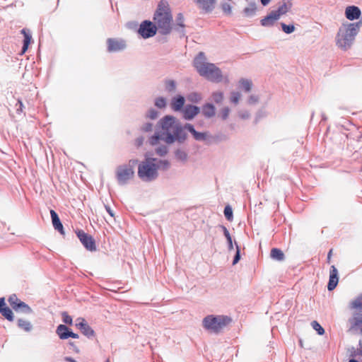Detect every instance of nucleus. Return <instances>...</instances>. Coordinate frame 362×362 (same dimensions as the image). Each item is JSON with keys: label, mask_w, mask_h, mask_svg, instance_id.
I'll return each mask as SVG.
<instances>
[{"label": "nucleus", "mask_w": 362, "mask_h": 362, "mask_svg": "<svg viewBox=\"0 0 362 362\" xmlns=\"http://www.w3.org/2000/svg\"><path fill=\"white\" fill-rule=\"evenodd\" d=\"M107 45L110 52L121 51L126 47V42L122 39L108 38Z\"/></svg>", "instance_id": "obj_11"}, {"label": "nucleus", "mask_w": 362, "mask_h": 362, "mask_svg": "<svg viewBox=\"0 0 362 362\" xmlns=\"http://www.w3.org/2000/svg\"><path fill=\"white\" fill-rule=\"evenodd\" d=\"M167 88L169 90H174L175 88V83L173 81H169L167 82Z\"/></svg>", "instance_id": "obj_44"}, {"label": "nucleus", "mask_w": 362, "mask_h": 362, "mask_svg": "<svg viewBox=\"0 0 362 362\" xmlns=\"http://www.w3.org/2000/svg\"><path fill=\"white\" fill-rule=\"evenodd\" d=\"M185 129H187L196 140H204L206 138V135L204 133L197 132L193 126L190 124H187L185 126Z\"/></svg>", "instance_id": "obj_22"}, {"label": "nucleus", "mask_w": 362, "mask_h": 362, "mask_svg": "<svg viewBox=\"0 0 362 362\" xmlns=\"http://www.w3.org/2000/svg\"><path fill=\"white\" fill-rule=\"evenodd\" d=\"M178 153H180V152H177V154H178ZM180 153L183 154L184 157H185V156H186V154H185L184 153L180 152Z\"/></svg>", "instance_id": "obj_58"}, {"label": "nucleus", "mask_w": 362, "mask_h": 362, "mask_svg": "<svg viewBox=\"0 0 362 362\" xmlns=\"http://www.w3.org/2000/svg\"><path fill=\"white\" fill-rule=\"evenodd\" d=\"M362 307V302L361 300H356L352 303V308H359Z\"/></svg>", "instance_id": "obj_45"}, {"label": "nucleus", "mask_w": 362, "mask_h": 362, "mask_svg": "<svg viewBox=\"0 0 362 362\" xmlns=\"http://www.w3.org/2000/svg\"><path fill=\"white\" fill-rule=\"evenodd\" d=\"M0 313L8 321L11 322L13 320V313L8 307L4 308L1 310H0Z\"/></svg>", "instance_id": "obj_29"}, {"label": "nucleus", "mask_w": 362, "mask_h": 362, "mask_svg": "<svg viewBox=\"0 0 362 362\" xmlns=\"http://www.w3.org/2000/svg\"><path fill=\"white\" fill-rule=\"evenodd\" d=\"M155 105H156V106H157L159 108L165 107V105H166L165 98H157L156 100Z\"/></svg>", "instance_id": "obj_36"}, {"label": "nucleus", "mask_w": 362, "mask_h": 362, "mask_svg": "<svg viewBox=\"0 0 362 362\" xmlns=\"http://www.w3.org/2000/svg\"><path fill=\"white\" fill-rule=\"evenodd\" d=\"M17 105H18L19 107L17 108L16 111L18 113H21L23 112V104L22 103V101L21 100H18Z\"/></svg>", "instance_id": "obj_47"}, {"label": "nucleus", "mask_w": 362, "mask_h": 362, "mask_svg": "<svg viewBox=\"0 0 362 362\" xmlns=\"http://www.w3.org/2000/svg\"><path fill=\"white\" fill-rule=\"evenodd\" d=\"M231 322V319L225 315H208L203 320L204 327L214 333L220 332L224 327L228 325Z\"/></svg>", "instance_id": "obj_6"}, {"label": "nucleus", "mask_w": 362, "mask_h": 362, "mask_svg": "<svg viewBox=\"0 0 362 362\" xmlns=\"http://www.w3.org/2000/svg\"><path fill=\"white\" fill-rule=\"evenodd\" d=\"M353 320V327H361L362 325V317H355Z\"/></svg>", "instance_id": "obj_41"}, {"label": "nucleus", "mask_w": 362, "mask_h": 362, "mask_svg": "<svg viewBox=\"0 0 362 362\" xmlns=\"http://www.w3.org/2000/svg\"><path fill=\"white\" fill-rule=\"evenodd\" d=\"M263 6H267L271 0H260Z\"/></svg>", "instance_id": "obj_56"}, {"label": "nucleus", "mask_w": 362, "mask_h": 362, "mask_svg": "<svg viewBox=\"0 0 362 362\" xmlns=\"http://www.w3.org/2000/svg\"><path fill=\"white\" fill-rule=\"evenodd\" d=\"M50 215H51L52 221V224H53L54 229L58 230L61 234L64 235V231L63 225L61 223L57 214L55 212V211L52 209L50 211Z\"/></svg>", "instance_id": "obj_18"}, {"label": "nucleus", "mask_w": 362, "mask_h": 362, "mask_svg": "<svg viewBox=\"0 0 362 362\" xmlns=\"http://www.w3.org/2000/svg\"><path fill=\"white\" fill-rule=\"evenodd\" d=\"M155 158H147L139 165L138 175L145 181H151L157 177V170L160 168L165 169L169 163L166 160L160 161L158 164L155 163Z\"/></svg>", "instance_id": "obj_5"}, {"label": "nucleus", "mask_w": 362, "mask_h": 362, "mask_svg": "<svg viewBox=\"0 0 362 362\" xmlns=\"http://www.w3.org/2000/svg\"><path fill=\"white\" fill-rule=\"evenodd\" d=\"M230 110L228 107H223L220 112V115L223 119H226L229 115Z\"/></svg>", "instance_id": "obj_38"}, {"label": "nucleus", "mask_w": 362, "mask_h": 362, "mask_svg": "<svg viewBox=\"0 0 362 362\" xmlns=\"http://www.w3.org/2000/svg\"><path fill=\"white\" fill-rule=\"evenodd\" d=\"M202 113L207 117H211L215 115V107L213 105L207 103L202 107Z\"/></svg>", "instance_id": "obj_25"}, {"label": "nucleus", "mask_w": 362, "mask_h": 362, "mask_svg": "<svg viewBox=\"0 0 362 362\" xmlns=\"http://www.w3.org/2000/svg\"><path fill=\"white\" fill-rule=\"evenodd\" d=\"M105 209H106L107 211L108 212V214H109L112 217H113V216H114V214H113L112 210L110 209V206H105Z\"/></svg>", "instance_id": "obj_55"}, {"label": "nucleus", "mask_w": 362, "mask_h": 362, "mask_svg": "<svg viewBox=\"0 0 362 362\" xmlns=\"http://www.w3.org/2000/svg\"><path fill=\"white\" fill-rule=\"evenodd\" d=\"M185 28V18L182 13H178L176 16L175 23L173 24V29L177 31H183Z\"/></svg>", "instance_id": "obj_21"}, {"label": "nucleus", "mask_w": 362, "mask_h": 362, "mask_svg": "<svg viewBox=\"0 0 362 362\" xmlns=\"http://www.w3.org/2000/svg\"><path fill=\"white\" fill-rule=\"evenodd\" d=\"M248 10H249L248 8H245V12H247V11H248Z\"/></svg>", "instance_id": "obj_59"}, {"label": "nucleus", "mask_w": 362, "mask_h": 362, "mask_svg": "<svg viewBox=\"0 0 362 362\" xmlns=\"http://www.w3.org/2000/svg\"><path fill=\"white\" fill-rule=\"evenodd\" d=\"M69 337H71V338H74V339H78V334H76V333H74V332L70 331L69 334H68V338Z\"/></svg>", "instance_id": "obj_54"}, {"label": "nucleus", "mask_w": 362, "mask_h": 362, "mask_svg": "<svg viewBox=\"0 0 362 362\" xmlns=\"http://www.w3.org/2000/svg\"><path fill=\"white\" fill-rule=\"evenodd\" d=\"M224 215L227 220L231 221L233 218V210L230 206H226L224 209Z\"/></svg>", "instance_id": "obj_33"}, {"label": "nucleus", "mask_w": 362, "mask_h": 362, "mask_svg": "<svg viewBox=\"0 0 362 362\" xmlns=\"http://www.w3.org/2000/svg\"><path fill=\"white\" fill-rule=\"evenodd\" d=\"M198 7L205 12L211 11L214 7L216 0H193Z\"/></svg>", "instance_id": "obj_17"}, {"label": "nucleus", "mask_w": 362, "mask_h": 362, "mask_svg": "<svg viewBox=\"0 0 362 362\" xmlns=\"http://www.w3.org/2000/svg\"><path fill=\"white\" fill-rule=\"evenodd\" d=\"M137 160H130L128 165H120L117 169V178L120 184H125L133 177L134 168L137 164Z\"/></svg>", "instance_id": "obj_7"}, {"label": "nucleus", "mask_w": 362, "mask_h": 362, "mask_svg": "<svg viewBox=\"0 0 362 362\" xmlns=\"http://www.w3.org/2000/svg\"><path fill=\"white\" fill-rule=\"evenodd\" d=\"M361 334H362V325L361 326Z\"/></svg>", "instance_id": "obj_60"}, {"label": "nucleus", "mask_w": 362, "mask_h": 362, "mask_svg": "<svg viewBox=\"0 0 362 362\" xmlns=\"http://www.w3.org/2000/svg\"><path fill=\"white\" fill-rule=\"evenodd\" d=\"M361 25V22L342 24L336 36L337 45L344 50L349 49L354 43Z\"/></svg>", "instance_id": "obj_3"}, {"label": "nucleus", "mask_w": 362, "mask_h": 362, "mask_svg": "<svg viewBox=\"0 0 362 362\" xmlns=\"http://www.w3.org/2000/svg\"><path fill=\"white\" fill-rule=\"evenodd\" d=\"M258 100V98L257 97L255 96V95H251L250 98H249V100H248V103L250 104H254L255 103H257Z\"/></svg>", "instance_id": "obj_48"}, {"label": "nucleus", "mask_w": 362, "mask_h": 362, "mask_svg": "<svg viewBox=\"0 0 362 362\" xmlns=\"http://www.w3.org/2000/svg\"><path fill=\"white\" fill-rule=\"evenodd\" d=\"M338 281V271L334 265H332L329 270V279L327 284V289L329 291L334 290L337 286Z\"/></svg>", "instance_id": "obj_13"}, {"label": "nucleus", "mask_w": 362, "mask_h": 362, "mask_svg": "<svg viewBox=\"0 0 362 362\" xmlns=\"http://www.w3.org/2000/svg\"><path fill=\"white\" fill-rule=\"evenodd\" d=\"M144 142V138L143 137H139V138H137L135 141V144L136 145L139 147L140 146L142 145Z\"/></svg>", "instance_id": "obj_50"}, {"label": "nucleus", "mask_w": 362, "mask_h": 362, "mask_svg": "<svg viewBox=\"0 0 362 362\" xmlns=\"http://www.w3.org/2000/svg\"><path fill=\"white\" fill-rule=\"evenodd\" d=\"M11 307L16 311H22L25 313H31V308L25 304L24 302L21 301L18 298L16 295H11L8 300Z\"/></svg>", "instance_id": "obj_10"}, {"label": "nucleus", "mask_w": 362, "mask_h": 362, "mask_svg": "<svg viewBox=\"0 0 362 362\" xmlns=\"http://www.w3.org/2000/svg\"><path fill=\"white\" fill-rule=\"evenodd\" d=\"M158 28L151 21H144L140 24L138 30V33L144 39L154 36L157 31Z\"/></svg>", "instance_id": "obj_8"}, {"label": "nucleus", "mask_w": 362, "mask_h": 362, "mask_svg": "<svg viewBox=\"0 0 362 362\" xmlns=\"http://www.w3.org/2000/svg\"><path fill=\"white\" fill-rule=\"evenodd\" d=\"M76 233L81 243L88 250L95 251L96 250L95 240L91 235L82 230H76Z\"/></svg>", "instance_id": "obj_9"}, {"label": "nucleus", "mask_w": 362, "mask_h": 362, "mask_svg": "<svg viewBox=\"0 0 362 362\" xmlns=\"http://www.w3.org/2000/svg\"><path fill=\"white\" fill-rule=\"evenodd\" d=\"M158 112L155 110H150L148 112L147 117L150 119H154L157 117Z\"/></svg>", "instance_id": "obj_42"}, {"label": "nucleus", "mask_w": 362, "mask_h": 362, "mask_svg": "<svg viewBox=\"0 0 362 362\" xmlns=\"http://www.w3.org/2000/svg\"><path fill=\"white\" fill-rule=\"evenodd\" d=\"M239 83L241 86V88L245 90L246 92H250L252 86V81L249 79L242 78L240 80Z\"/></svg>", "instance_id": "obj_28"}, {"label": "nucleus", "mask_w": 362, "mask_h": 362, "mask_svg": "<svg viewBox=\"0 0 362 362\" xmlns=\"http://www.w3.org/2000/svg\"><path fill=\"white\" fill-rule=\"evenodd\" d=\"M162 129L161 137L167 144H172L175 140L182 141L186 138L182 127L173 116L167 115L160 121Z\"/></svg>", "instance_id": "obj_2"}, {"label": "nucleus", "mask_w": 362, "mask_h": 362, "mask_svg": "<svg viewBox=\"0 0 362 362\" xmlns=\"http://www.w3.org/2000/svg\"><path fill=\"white\" fill-rule=\"evenodd\" d=\"M153 24L162 35H168L173 30V14L167 1L161 0L153 17Z\"/></svg>", "instance_id": "obj_1"}, {"label": "nucleus", "mask_w": 362, "mask_h": 362, "mask_svg": "<svg viewBox=\"0 0 362 362\" xmlns=\"http://www.w3.org/2000/svg\"><path fill=\"white\" fill-rule=\"evenodd\" d=\"M223 93L221 91H216L212 93V98L216 103H221L223 100Z\"/></svg>", "instance_id": "obj_30"}, {"label": "nucleus", "mask_w": 362, "mask_h": 362, "mask_svg": "<svg viewBox=\"0 0 362 362\" xmlns=\"http://www.w3.org/2000/svg\"><path fill=\"white\" fill-rule=\"evenodd\" d=\"M62 320L65 324L71 325L72 324V317L66 313L63 312L62 313Z\"/></svg>", "instance_id": "obj_35"}, {"label": "nucleus", "mask_w": 362, "mask_h": 362, "mask_svg": "<svg viewBox=\"0 0 362 362\" xmlns=\"http://www.w3.org/2000/svg\"><path fill=\"white\" fill-rule=\"evenodd\" d=\"M361 15V10L356 6H350L346 7L345 10V16L347 19L354 21L359 18Z\"/></svg>", "instance_id": "obj_14"}, {"label": "nucleus", "mask_w": 362, "mask_h": 362, "mask_svg": "<svg viewBox=\"0 0 362 362\" xmlns=\"http://www.w3.org/2000/svg\"><path fill=\"white\" fill-rule=\"evenodd\" d=\"M21 33L24 35L23 46L22 48L21 54H24L28 48V46L31 41V35L27 32L25 29L21 30Z\"/></svg>", "instance_id": "obj_23"}, {"label": "nucleus", "mask_w": 362, "mask_h": 362, "mask_svg": "<svg viewBox=\"0 0 362 362\" xmlns=\"http://www.w3.org/2000/svg\"><path fill=\"white\" fill-rule=\"evenodd\" d=\"M194 66L202 76L213 82H220L222 79L221 71L214 64L205 62L203 53H199L194 60Z\"/></svg>", "instance_id": "obj_4"}, {"label": "nucleus", "mask_w": 362, "mask_h": 362, "mask_svg": "<svg viewBox=\"0 0 362 362\" xmlns=\"http://www.w3.org/2000/svg\"><path fill=\"white\" fill-rule=\"evenodd\" d=\"M152 127H153L152 124H151V123H146V124H145L143 126V127H142V130H143L144 132H150V131H151V130H152Z\"/></svg>", "instance_id": "obj_46"}, {"label": "nucleus", "mask_w": 362, "mask_h": 362, "mask_svg": "<svg viewBox=\"0 0 362 362\" xmlns=\"http://www.w3.org/2000/svg\"><path fill=\"white\" fill-rule=\"evenodd\" d=\"M240 98V93L238 92H233L231 93L230 101L235 104H237L239 102Z\"/></svg>", "instance_id": "obj_37"}, {"label": "nucleus", "mask_w": 362, "mask_h": 362, "mask_svg": "<svg viewBox=\"0 0 362 362\" xmlns=\"http://www.w3.org/2000/svg\"><path fill=\"white\" fill-rule=\"evenodd\" d=\"M332 252H333V249H331V250L329 251L328 254H327V263H329H329H330V262H331V258H332Z\"/></svg>", "instance_id": "obj_53"}, {"label": "nucleus", "mask_w": 362, "mask_h": 362, "mask_svg": "<svg viewBox=\"0 0 362 362\" xmlns=\"http://www.w3.org/2000/svg\"><path fill=\"white\" fill-rule=\"evenodd\" d=\"M237 248H238V246H237ZM239 259H240V252H239V249H238L236 255L234 257L233 264H235L239 261Z\"/></svg>", "instance_id": "obj_49"}, {"label": "nucleus", "mask_w": 362, "mask_h": 362, "mask_svg": "<svg viewBox=\"0 0 362 362\" xmlns=\"http://www.w3.org/2000/svg\"><path fill=\"white\" fill-rule=\"evenodd\" d=\"M7 306L6 305V303H5V300L4 298H0V310H1V309H3L4 308H6Z\"/></svg>", "instance_id": "obj_52"}, {"label": "nucleus", "mask_w": 362, "mask_h": 362, "mask_svg": "<svg viewBox=\"0 0 362 362\" xmlns=\"http://www.w3.org/2000/svg\"><path fill=\"white\" fill-rule=\"evenodd\" d=\"M223 233H224V235L226 236V238L227 239L229 248L233 249L232 238H231V236H230L228 230H227V228L226 227H223Z\"/></svg>", "instance_id": "obj_34"}, {"label": "nucleus", "mask_w": 362, "mask_h": 362, "mask_svg": "<svg viewBox=\"0 0 362 362\" xmlns=\"http://www.w3.org/2000/svg\"><path fill=\"white\" fill-rule=\"evenodd\" d=\"M223 9L224 11L230 13V10H231V8H230V6L229 4H226L223 5Z\"/></svg>", "instance_id": "obj_51"}, {"label": "nucleus", "mask_w": 362, "mask_h": 362, "mask_svg": "<svg viewBox=\"0 0 362 362\" xmlns=\"http://www.w3.org/2000/svg\"><path fill=\"white\" fill-rule=\"evenodd\" d=\"M199 112V108L194 105H187L183 110V117L189 120L194 118Z\"/></svg>", "instance_id": "obj_16"}, {"label": "nucleus", "mask_w": 362, "mask_h": 362, "mask_svg": "<svg viewBox=\"0 0 362 362\" xmlns=\"http://www.w3.org/2000/svg\"><path fill=\"white\" fill-rule=\"evenodd\" d=\"M278 16L276 15V13L272 11L269 14L265 16L263 19L261 20V24L263 26H272L274 24V23L279 20Z\"/></svg>", "instance_id": "obj_20"}, {"label": "nucleus", "mask_w": 362, "mask_h": 362, "mask_svg": "<svg viewBox=\"0 0 362 362\" xmlns=\"http://www.w3.org/2000/svg\"><path fill=\"white\" fill-rule=\"evenodd\" d=\"M313 328L317 331V332L320 335H322L325 333V329L322 327V326L317 322L313 321L311 323Z\"/></svg>", "instance_id": "obj_31"}, {"label": "nucleus", "mask_w": 362, "mask_h": 362, "mask_svg": "<svg viewBox=\"0 0 362 362\" xmlns=\"http://www.w3.org/2000/svg\"><path fill=\"white\" fill-rule=\"evenodd\" d=\"M189 98L192 101H199L201 100V96L198 93H192L189 95Z\"/></svg>", "instance_id": "obj_43"}, {"label": "nucleus", "mask_w": 362, "mask_h": 362, "mask_svg": "<svg viewBox=\"0 0 362 362\" xmlns=\"http://www.w3.org/2000/svg\"><path fill=\"white\" fill-rule=\"evenodd\" d=\"M69 332L70 331L66 325H59L57 328V334L61 339H68V334Z\"/></svg>", "instance_id": "obj_24"}, {"label": "nucleus", "mask_w": 362, "mask_h": 362, "mask_svg": "<svg viewBox=\"0 0 362 362\" xmlns=\"http://www.w3.org/2000/svg\"><path fill=\"white\" fill-rule=\"evenodd\" d=\"M281 25L283 31L287 34H290L295 30V27L293 25H286L284 23H281Z\"/></svg>", "instance_id": "obj_32"}, {"label": "nucleus", "mask_w": 362, "mask_h": 362, "mask_svg": "<svg viewBox=\"0 0 362 362\" xmlns=\"http://www.w3.org/2000/svg\"><path fill=\"white\" fill-rule=\"evenodd\" d=\"M292 7V2L291 0H282L281 5L277 10L274 11L279 18L290 11Z\"/></svg>", "instance_id": "obj_15"}, {"label": "nucleus", "mask_w": 362, "mask_h": 362, "mask_svg": "<svg viewBox=\"0 0 362 362\" xmlns=\"http://www.w3.org/2000/svg\"><path fill=\"white\" fill-rule=\"evenodd\" d=\"M66 360L67 361H70V362H75V361L74 359H72L71 358H66Z\"/></svg>", "instance_id": "obj_57"}, {"label": "nucleus", "mask_w": 362, "mask_h": 362, "mask_svg": "<svg viewBox=\"0 0 362 362\" xmlns=\"http://www.w3.org/2000/svg\"><path fill=\"white\" fill-rule=\"evenodd\" d=\"M270 256L272 259L277 261H283L285 257L284 252L278 248H272L271 250Z\"/></svg>", "instance_id": "obj_26"}, {"label": "nucleus", "mask_w": 362, "mask_h": 362, "mask_svg": "<svg viewBox=\"0 0 362 362\" xmlns=\"http://www.w3.org/2000/svg\"><path fill=\"white\" fill-rule=\"evenodd\" d=\"M185 100L183 96L177 95L171 100L170 106L174 111H180L184 106Z\"/></svg>", "instance_id": "obj_19"}, {"label": "nucleus", "mask_w": 362, "mask_h": 362, "mask_svg": "<svg viewBox=\"0 0 362 362\" xmlns=\"http://www.w3.org/2000/svg\"><path fill=\"white\" fill-rule=\"evenodd\" d=\"M160 139H162L161 135L160 136H159V135H154L152 137H151V139L149 140V143L152 146L156 145L158 143V141H159Z\"/></svg>", "instance_id": "obj_39"}, {"label": "nucleus", "mask_w": 362, "mask_h": 362, "mask_svg": "<svg viewBox=\"0 0 362 362\" xmlns=\"http://www.w3.org/2000/svg\"><path fill=\"white\" fill-rule=\"evenodd\" d=\"M18 326L25 332H30L33 327L29 321L23 319H19L18 320Z\"/></svg>", "instance_id": "obj_27"}, {"label": "nucleus", "mask_w": 362, "mask_h": 362, "mask_svg": "<svg viewBox=\"0 0 362 362\" xmlns=\"http://www.w3.org/2000/svg\"><path fill=\"white\" fill-rule=\"evenodd\" d=\"M106 362H110V361H109V360H107V361H106Z\"/></svg>", "instance_id": "obj_61"}, {"label": "nucleus", "mask_w": 362, "mask_h": 362, "mask_svg": "<svg viewBox=\"0 0 362 362\" xmlns=\"http://www.w3.org/2000/svg\"><path fill=\"white\" fill-rule=\"evenodd\" d=\"M156 153L159 155V156H164L168 152V149H167V147L163 146H160V147H158V148H156Z\"/></svg>", "instance_id": "obj_40"}, {"label": "nucleus", "mask_w": 362, "mask_h": 362, "mask_svg": "<svg viewBox=\"0 0 362 362\" xmlns=\"http://www.w3.org/2000/svg\"><path fill=\"white\" fill-rule=\"evenodd\" d=\"M76 327L81 330V332L87 337L94 336L93 329L88 325L85 319L79 317L76 320Z\"/></svg>", "instance_id": "obj_12"}]
</instances>
